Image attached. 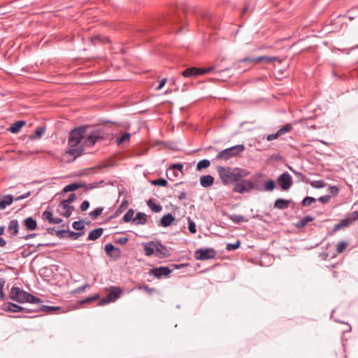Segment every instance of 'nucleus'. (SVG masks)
<instances>
[{
  "label": "nucleus",
  "instance_id": "72a5a7b5",
  "mask_svg": "<svg viewBox=\"0 0 358 358\" xmlns=\"http://www.w3.org/2000/svg\"><path fill=\"white\" fill-rule=\"evenodd\" d=\"M275 187V181L273 180H269L268 181L264 183V186L263 188H262V191H273Z\"/></svg>",
  "mask_w": 358,
  "mask_h": 358
},
{
  "label": "nucleus",
  "instance_id": "5fc2aeb1",
  "mask_svg": "<svg viewBox=\"0 0 358 358\" xmlns=\"http://www.w3.org/2000/svg\"><path fill=\"white\" fill-rule=\"evenodd\" d=\"M127 206H128V201H122V203H121V205L119 207V208L115 211V215L117 216L119 214H120L123 210H124L126 209Z\"/></svg>",
  "mask_w": 358,
  "mask_h": 358
},
{
  "label": "nucleus",
  "instance_id": "7ed1b4c3",
  "mask_svg": "<svg viewBox=\"0 0 358 358\" xmlns=\"http://www.w3.org/2000/svg\"><path fill=\"white\" fill-rule=\"evenodd\" d=\"M9 298L19 303H29L38 304L42 303L41 299L15 286L11 287L9 292Z\"/></svg>",
  "mask_w": 358,
  "mask_h": 358
},
{
  "label": "nucleus",
  "instance_id": "680f3d73",
  "mask_svg": "<svg viewBox=\"0 0 358 358\" xmlns=\"http://www.w3.org/2000/svg\"><path fill=\"white\" fill-rule=\"evenodd\" d=\"M98 187H99V183L94 182L92 183H89V184L85 183V186H84L83 187H85L87 189H92L96 188Z\"/></svg>",
  "mask_w": 358,
  "mask_h": 358
},
{
  "label": "nucleus",
  "instance_id": "603ef678",
  "mask_svg": "<svg viewBox=\"0 0 358 358\" xmlns=\"http://www.w3.org/2000/svg\"><path fill=\"white\" fill-rule=\"evenodd\" d=\"M72 226L73 228L77 231L83 230L85 228L84 223L82 221H75Z\"/></svg>",
  "mask_w": 358,
  "mask_h": 358
},
{
  "label": "nucleus",
  "instance_id": "a211bd4d",
  "mask_svg": "<svg viewBox=\"0 0 358 358\" xmlns=\"http://www.w3.org/2000/svg\"><path fill=\"white\" fill-rule=\"evenodd\" d=\"M175 220V217L171 214L164 215L160 220V226L164 227H169Z\"/></svg>",
  "mask_w": 358,
  "mask_h": 358
},
{
  "label": "nucleus",
  "instance_id": "b1692460",
  "mask_svg": "<svg viewBox=\"0 0 358 358\" xmlns=\"http://www.w3.org/2000/svg\"><path fill=\"white\" fill-rule=\"evenodd\" d=\"M199 68L189 67V68L186 69L185 71H183L182 72V75L186 78L199 76Z\"/></svg>",
  "mask_w": 358,
  "mask_h": 358
},
{
  "label": "nucleus",
  "instance_id": "3c124183",
  "mask_svg": "<svg viewBox=\"0 0 358 358\" xmlns=\"http://www.w3.org/2000/svg\"><path fill=\"white\" fill-rule=\"evenodd\" d=\"M348 247V243L345 241H341L336 247V251L338 253H342Z\"/></svg>",
  "mask_w": 358,
  "mask_h": 358
},
{
  "label": "nucleus",
  "instance_id": "ea45409f",
  "mask_svg": "<svg viewBox=\"0 0 358 358\" xmlns=\"http://www.w3.org/2000/svg\"><path fill=\"white\" fill-rule=\"evenodd\" d=\"M83 233L82 232H74L72 231H66V238L76 240L78 237L81 236Z\"/></svg>",
  "mask_w": 358,
  "mask_h": 358
},
{
  "label": "nucleus",
  "instance_id": "6ab92c4d",
  "mask_svg": "<svg viewBox=\"0 0 358 358\" xmlns=\"http://www.w3.org/2000/svg\"><path fill=\"white\" fill-rule=\"evenodd\" d=\"M214 182V178L210 175L202 176L200 178V184L203 187H210Z\"/></svg>",
  "mask_w": 358,
  "mask_h": 358
},
{
  "label": "nucleus",
  "instance_id": "6e6d98bb",
  "mask_svg": "<svg viewBox=\"0 0 358 358\" xmlns=\"http://www.w3.org/2000/svg\"><path fill=\"white\" fill-rule=\"evenodd\" d=\"M99 294H94V296L87 297L86 299L83 300L81 301V303H90V302L96 301V299H99Z\"/></svg>",
  "mask_w": 358,
  "mask_h": 358
},
{
  "label": "nucleus",
  "instance_id": "4d7b16f0",
  "mask_svg": "<svg viewBox=\"0 0 358 358\" xmlns=\"http://www.w3.org/2000/svg\"><path fill=\"white\" fill-rule=\"evenodd\" d=\"M199 75H203V74H206V73H208L210 71H212L214 69V66H211L208 68H199Z\"/></svg>",
  "mask_w": 358,
  "mask_h": 358
},
{
  "label": "nucleus",
  "instance_id": "7c9ffc66",
  "mask_svg": "<svg viewBox=\"0 0 358 358\" xmlns=\"http://www.w3.org/2000/svg\"><path fill=\"white\" fill-rule=\"evenodd\" d=\"M148 206L155 213H159L162 210V206L160 204L155 203L152 199L148 201Z\"/></svg>",
  "mask_w": 358,
  "mask_h": 358
},
{
  "label": "nucleus",
  "instance_id": "2eb2a0df",
  "mask_svg": "<svg viewBox=\"0 0 358 358\" xmlns=\"http://www.w3.org/2000/svg\"><path fill=\"white\" fill-rule=\"evenodd\" d=\"M143 245V250L145 252V255L146 256H151L152 255H155L156 250V242L155 241H150L148 243H145Z\"/></svg>",
  "mask_w": 358,
  "mask_h": 358
},
{
  "label": "nucleus",
  "instance_id": "58836bf2",
  "mask_svg": "<svg viewBox=\"0 0 358 358\" xmlns=\"http://www.w3.org/2000/svg\"><path fill=\"white\" fill-rule=\"evenodd\" d=\"M130 137H131V134L129 133L126 132V133L123 134L120 138H117L116 139V143L117 145H120V144L129 141Z\"/></svg>",
  "mask_w": 358,
  "mask_h": 358
},
{
  "label": "nucleus",
  "instance_id": "20e7f679",
  "mask_svg": "<svg viewBox=\"0 0 358 358\" xmlns=\"http://www.w3.org/2000/svg\"><path fill=\"white\" fill-rule=\"evenodd\" d=\"M88 127L89 126L87 125H83L73 129L69 134V138L68 141L69 147H76L82 143V140L85 138V134Z\"/></svg>",
  "mask_w": 358,
  "mask_h": 358
},
{
  "label": "nucleus",
  "instance_id": "bb28decb",
  "mask_svg": "<svg viewBox=\"0 0 358 358\" xmlns=\"http://www.w3.org/2000/svg\"><path fill=\"white\" fill-rule=\"evenodd\" d=\"M24 124V120L16 121L10 127L9 131L13 134H17Z\"/></svg>",
  "mask_w": 358,
  "mask_h": 358
},
{
  "label": "nucleus",
  "instance_id": "423d86ee",
  "mask_svg": "<svg viewBox=\"0 0 358 358\" xmlns=\"http://www.w3.org/2000/svg\"><path fill=\"white\" fill-rule=\"evenodd\" d=\"M244 150L245 146L243 145H236L219 152L216 159L227 161L231 157L238 155L240 153L243 152Z\"/></svg>",
  "mask_w": 358,
  "mask_h": 358
},
{
  "label": "nucleus",
  "instance_id": "f704fd0d",
  "mask_svg": "<svg viewBox=\"0 0 358 358\" xmlns=\"http://www.w3.org/2000/svg\"><path fill=\"white\" fill-rule=\"evenodd\" d=\"M210 164V162L208 159H204L199 161L196 165V169L198 171H201L203 169L208 168Z\"/></svg>",
  "mask_w": 358,
  "mask_h": 358
},
{
  "label": "nucleus",
  "instance_id": "9b49d317",
  "mask_svg": "<svg viewBox=\"0 0 358 358\" xmlns=\"http://www.w3.org/2000/svg\"><path fill=\"white\" fill-rule=\"evenodd\" d=\"M279 58L278 57H269V56H260L257 57H245L241 60H239V62L241 63H253V62H266L267 63H272L275 61H278Z\"/></svg>",
  "mask_w": 358,
  "mask_h": 358
},
{
  "label": "nucleus",
  "instance_id": "ddd939ff",
  "mask_svg": "<svg viewBox=\"0 0 358 358\" xmlns=\"http://www.w3.org/2000/svg\"><path fill=\"white\" fill-rule=\"evenodd\" d=\"M1 310L6 312L19 313L25 310V308L11 302H7L1 306Z\"/></svg>",
  "mask_w": 358,
  "mask_h": 358
},
{
  "label": "nucleus",
  "instance_id": "338daca9",
  "mask_svg": "<svg viewBox=\"0 0 358 358\" xmlns=\"http://www.w3.org/2000/svg\"><path fill=\"white\" fill-rule=\"evenodd\" d=\"M329 190L330 193L332 194L333 195L338 194V193L339 192V189L336 186H329Z\"/></svg>",
  "mask_w": 358,
  "mask_h": 358
},
{
  "label": "nucleus",
  "instance_id": "cd10ccee",
  "mask_svg": "<svg viewBox=\"0 0 358 358\" xmlns=\"http://www.w3.org/2000/svg\"><path fill=\"white\" fill-rule=\"evenodd\" d=\"M314 218L311 216H306L299 220L294 225L296 228L301 229L304 227L308 222H312Z\"/></svg>",
  "mask_w": 358,
  "mask_h": 358
},
{
  "label": "nucleus",
  "instance_id": "864d4df0",
  "mask_svg": "<svg viewBox=\"0 0 358 358\" xmlns=\"http://www.w3.org/2000/svg\"><path fill=\"white\" fill-rule=\"evenodd\" d=\"M188 229L192 234L196 232V224L190 219H188Z\"/></svg>",
  "mask_w": 358,
  "mask_h": 358
},
{
  "label": "nucleus",
  "instance_id": "f8f14e48",
  "mask_svg": "<svg viewBox=\"0 0 358 358\" xmlns=\"http://www.w3.org/2000/svg\"><path fill=\"white\" fill-rule=\"evenodd\" d=\"M293 129V127L291 124L288 123L285 124L280 129H279L275 134H268L266 136V139L268 141H271L273 140L277 139L280 136L285 135L289 131H291Z\"/></svg>",
  "mask_w": 358,
  "mask_h": 358
},
{
  "label": "nucleus",
  "instance_id": "09e8293b",
  "mask_svg": "<svg viewBox=\"0 0 358 358\" xmlns=\"http://www.w3.org/2000/svg\"><path fill=\"white\" fill-rule=\"evenodd\" d=\"M6 284V280L0 278V299L4 301L6 299V294L3 292V287Z\"/></svg>",
  "mask_w": 358,
  "mask_h": 358
},
{
  "label": "nucleus",
  "instance_id": "dca6fc26",
  "mask_svg": "<svg viewBox=\"0 0 358 358\" xmlns=\"http://www.w3.org/2000/svg\"><path fill=\"white\" fill-rule=\"evenodd\" d=\"M8 231L10 234V236H16L19 231V224L17 220L10 221Z\"/></svg>",
  "mask_w": 358,
  "mask_h": 358
},
{
  "label": "nucleus",
  "instance_id": "052dcab7",
  "mask_svg": "<svg viewBox=\"0 0 358 358\" xmlns=\"http://www.w3.org/2000/svg\"><path fill=\"white\" fill-rule=\"evenodd\" d=\"M90 287V285L89 284H85L81 287H79L78 288H76L74 291H73V293L75 294H79V293H81V292H83L86 288L89 287Z\"/></svg>",
  "mask_w": 358,
  "mask_h": 358
},
{
  "label": "nucleus",
  "instance_id": "6e6552de",
  "mask_svg": "<svg viewBox=\"0 0 358 358\" xmlns=\"http://www.w3.org/2000/svg\"><path fill=\"white\" fill-rule=\"evenodd\" d=\"M215 255L216 252L213 248H199L195 251V258L198 260L212 259Z\"/></svg>",
  "mask_w": 358,
  "mask_h": 358
},
{
  "label": "nucleus",
  "instance_id": "39448f33",
  "mask_svg": "<svg viewBox=\"0 0 358 358\" xmlns=\"http://www.w3.org/2000/svg\"><path fill=\"white\" fill-rule=\"evenodd\" d=\"M252 189L262 191V187L250 180H245L244 178L240 179L233 188V191L234 192L240 194L250 192Z\"/></svg>",
  "mask_w": 358,
  "mask_h": 358
},
{
  "label": "nucleus",
  "instance_id": "c756f323",
  "mask_svg": "<svg viewBox=\"0 0 358 358\" xmlns=\"http://www.w3.org/2000/svg\"><path fill=\"white\" fill-rule=\"evenodd\" d=\"M76 198V194L71 193L69 195L68 199L63 200L59 203V207L66 208L68 204H71Z\"/></svg>",
  "mask_w": 358,
  "mask_h": 358
},
{
  "label": "nucleus",
  "instance_id": "5701e85b",
  "mask_svg": "<svg viewBox=\"0 0 358 358\" xmlns=\"http://www.w3.org/2000/svg\"><path fill=\"white\" fill-rule=\"evenodd\" d=\"M85 186V182H73L71 183L68 185H66L63 189V192L66 193L69 192H73L76 191L79 188H81Z\"/></svg>",
  "mask_w": 358,
  "mask_h": 358
},
{
  "label": "nucleus",
  "instance_id": "a19ab883",
  "mask_svg": "<svg viewBox=\"0 0 358 358\" xmlns=\"http://www.w3.org/2000/svg\"><path fill=\"white\" fill-rule=\"evenodd\" d=\"M315 201L316 199L315 198L311 196H306L303 199L301 204L303 206H309L315 203Z\"/></svg>",
  "mask_w": 358,
  "mask_h": 358
},
{
  "label": "nucleus",
  "instance_id": "393cba45",
  "mask_svg": "<svg viewBox=\"0 0 358 358\" xmlns=\"http://www.w3.org/2000/svg\"><path fill=\"white\" fill-rule=\"evenodd\" d=\"M102 228H97L91 231L88 235L87 240L95 241L98 239L103 234Z\"/></svg>",
  "mask_w": 358,
  "mask_h": 358
},
{
  "label": "nucleus",
  "instance_id": "a878e982",
  "mask_svg": "<svg viewBox=\"0 0 358 358\" xmlns=\"http://www.w3.org/2000/svg\"><path fill=\"white\" fill-rule=\"evenodd\" d=\"M133 221L136 224H145L147 222V216L144 213L138 212L133 219Z\"/></svg>",
  "mask_w": 358,
  "mask_h": 358
},
{
  "label": "nucleus",
  "instance_id": "aec40b11",
  "mask_svg": "<svg viewBox=\"0 0 358 358\" xmlns=\"http://www.w3.org/2000/svg\"><path fill=\"white\" fill-rule=\"evenodd\" d=\"M13 200H15V199H13L11 194H6L3 196V197L0 199V209H5L8 206L13 203Z\"/></svg>",
  "mask_w": 358,
  "mask_h": 358
},
{
  "label": "nucleus",
  "instance_id": "4468645a",
  "mask_svg": "<svg viewBox=\"0 0 358 358\" xmlns=\"http://www.w3.org/2000/svg\"><path fill=\"white\" fill-rule=\"evenodd\" d=\"M169 252L166 248L160 242H156L155 256L159 258L168 257Z\"/></svg>",
  "mask_w": 358,
  "mask_h": 358
},
{
  "label": "nucleus",
  "instance_id": "9d476101",
  "mask_svg": "<svg viewBox=\"0 0 358 358\" xmlns=\"http://www.w3.org/2000/svg\"><path fill=\"white\" fill-rule=\"evenodd\" d=\"M172 271L173 270L170 269L168 266H159L150 269L149 271V274L155 276L157 279H159L162 277L169 276Z\"/></svg>",
  "mask_w": 358,
  "mask_h": 358
},
{
  "label": "nucleus",
  "instance_id": "f3484780",
  "mask_svg": "<svg viewBox=\"0 0 358 358\" xmlns=\"http://www.w3.org/2000/svg\"><path fill=\"white\" fill-rule=\"evenodd\" d=\"M291 200L284 199H277L274 203V207L280 210H285L289 208Z\"/></svg>",
  "mask_w": 358,
  "mask_h": 358
},
{
  "label": "nucleus",
  "instance_id": "c9c22d12",
  "mask_svg": "<svg viewBox=\"0 0 358 358\" xmlns=\"http://www.w3.org/2000/svg\"><path fill=\"white\" fill-rule=\"evenodd\" d=\"M289 170L303 182L308 183V178L301 172H298L292 167L289 166Z\"/></svg>",
  "mask_w": 358,
  "mask_h": 358
},
{
  "label": "nucleus",
  "instance_id": "69168bd1",
  "mask_svg": "<svg viewBox=\"0 0 358 358\" xmlns=\"http://www.w3.org/2000/svg\"><path fill=\"white\" fill-rule=\"evenodd\" d=\"M31 195V192H27L16 198H15V201H20L22 199H24L28 198Z\"/></svg>",
  "mask_w": 358,
  "mask_h": 358
},
{
  "label": "nucleus",
  "instance_id": "49530a36",
  "mask_svg": "<svg viewBox=\"0 0 358 358\" xmlns=\"http://www.w3.org/2000/svg\"><path fill=\"white\" fill-rule=\"evenodd\" d=\"M175 170H178L182 174H183V165L180 163H178V164H173L170 166L168 171H174Z\"/></svg>",
  "mask_w": 358,
  "mask_h": 358
},
{
  "label": "nucleus",
  "instance_id": "e433bc0d",
  "mask_svg": "<svg viewBox=\"0 0 358 358\" xmlns=\"http://www.w3.org/2000/svg\"><path fill=\"white\" fill-rule=\"evenodd\" d=\"M64 211L62 213V215L66 217H69L72 213V211L74 210V206L68 204L66 208H62Z\"/></svg>",
  "mask_w": 358,
  "mask_h": 358
},
{
  "label": "nucleus",
  "instance_id": "4c0bfd02",
  "mask_svg": "<svg viewBox=\"0 0 358 358\" xmlns=\"http://www.w3.org/2000/svg\"><path fill=\"white\" fill-rule=\"evenodd\" d=\"M103 210V208L102 207L96 208L94 210L91 211L89 213V215L91 218L95 219L102 213Z\"/></svg>",
  "mask_w": 358,
  "mask_h": 358
},
{
  "label": "nucleus",
  "instance_id": "de8ad7c7",
  "mask_svg": "<svg viewBox=\"0 0 358 358\" xmlns=\"http://www.w3.org/2000/svg\"><path fill=\"white\" fill-rule=\"evenodd\" d=\"M151 183L154 185L165 187V186H166L168 182L164 178H160L152 180Z\"/></svg>",
  "mask_w": 358,
  "mask_h": 358
},
{
  "label": "nucleus",
  "instance_id": "f03ea898",
  "mask_svg": "<svg viewBox=\"0 0 358 358\" xmlns=\"http://www.w3.org/2000/svg\"><path fill=\"white\" fill-rule=\"evenodd\" d=\"M219 176L222 182L224 185L234 183V185L241 178H244L249 175V172L246 169L230 167L220 166L217 169Z\"/></svg>",
  "mask_w": 358,
  "mask_h": 358
},
{
  "label": "nucleus",
  "instance_id": "13d9d810",
  "mask_svg": "<svg viewBox=\"0 0 358 358\" xmlns=\"http://www.w3.org/2000/svg\"><path fill=\"white\" fill-rule=\"evenodd\" d=\"M128 242V238L127 237H119L115 239V243H118L120 245H124Z\"/></svg>",
  "mask_w": 358,
  "mask_h": 358
},
{
  "label": "nucleus",
  "instance_id": "0e129e2a",
  "mask_svg": "<svg viewBox=\"0 0 358 358\" xmlns=\"http://www.w3.org/2000/svg\"><path fill=\"white\" fill-rule=\"evenodd\" d=\"M90 207V202L88 201H84L80 205V210L82 211L87 210Z\"/></svg>",
  "mask_w": 358,
  "mask_h": 358
},
{
  "label": "nucleus",
  "instance_id": "8fccbe9b",
  "mask_svg": "<svg viewBox=\"0 0 358 358\" xmlns=\"http://www.w3.org/2000/svg\"><path fill=\"white\" fill-rule=\"evenodd\" d=\"M240 245H241L240 241H237L234 243H228L226 246V250L228 251L236 250L240 247Z\"/></svg>",
  "mask_w": 358,
  "mask_h": 358
},
{
  "label": "nucleus",
  "instance_id": "412c9836",
  "mask_svg": "<svg viewBox=\"0 0 358 358\" xmlns=\"http://www.w3.org/2000/svg\"><path fill=\"white\" fill-rule=\"evenodd\" d=\"M352 220L350 218H345L342 220L338 224H335L333 228V232H336L341 229L342 228L347 227L351 224Z\"/></svg>",
  "mask_w": 358,
  "mask_h": 358
},
{
  "label": "nucleus",
  "instance_id": "c03bdc74",
  "mask_svg": "<svg viewBox=\"0 0 358 358\" xmlns=\"http://www.w3.org/2000/svg\"><path fill=\"white\" fill-rule=\"evenodd\" d=\"M105 252L108 255V256H113L111 252L113 250H117V251H120L117 248H115L114 245L112 244V243H107L106 245H105Z\"/></svg>",
  "mask_w": 358,
  "mask_h": 358
},
{
  "label": "nucleus",
  "instance_id": "a18cd8bd",
  "mask_svg": "<svg viewBox=\"0 0 358 358\" xmlns=\"http://www.w3.org/2000/svg\"><path fill=\"white\" fill-rule=\"evenodd\" d=\"M134 210L133 209H129L125 214L123 216V221L124 222H130L133 218V216H134Z\"/></svg>",
  "mask_w": 358,
  "mask_h": 358
},
{
  "label": "nucleus",
  "instance_id": "774afa93",
  "mask_svg": "<svg viewBox=\"0 0 358 358\" xmlns=\"http://www.w3.org/2000/svg\"><path fill=\"white\" fill-rule=\"evenodd\" d=\"M140 289H143L144 291L148 292V293H152L154 292L155 289L154 288H150L148 285H143V286H141L139 287Z\"/></svg>",
  "mask_w": 358,
  "mask_h": 358
},
{
  "label": "nucleus",
  "instance_id": "37998d69",
  "mask_svg": "<svg viewBox=\"0 0 358 358\" xmlns=\"http://www.w3.org/2000/svg\"><path fill=\"white\" fill-rule=\"evenodd\" d=\"M42 219L50 223L52 220L53 219L52 212L49 210L44 211L42 213Z\"/></svg>",
  "mask_w": 358,
  "mask_h": 358
},
{
  "label": "nucleus",
  "instance_id": "c85d7f7f",
  "mask_svg": "<svg viewBox=\"0 0 358 358\" xmlns=\"http://www.w3.org/2000/svg\"><path fill=\"white\" fill-rule=\"evenodd\" d=\"M60 310L59 306H51L42 305L38 309H36V312L50 313L52 311H56V310Z\"/></svg>",
  "mask_w": 358,
  "mask_h": 358
},
{
  "label": "nucleus",
  "instance_id": "e2e57ef3",
  "mask_svg": "<svg viewBox=\"0 0 358 358\" xmlns=\"http://www.w3.org/2000/svg\"><path fill=\"white\" fill-rule=\"evenodd\" d=\"M330 199H331V196L330 195H325V196H322L319 197L318 198V201L322 202V203H327L329 202Z\"/></svg>",
  "mask_w": 358,
  "mask_h": 358
},
{
  "label": "nucleus",
  "instance_id": "79ce46f5",
  "mask_svg": "<svg viewBox=\"0 0 358 358\" xmlns=\"http://www.w3.org/2000/svg\"><path fill=\"white\" fill-rule=\"evenodd\" d=\"M229 219L234 223L239 224L244 221V217L241 215H231Z\"/></svg>",
  "mask_w": 358,
  "mask_h": 358
},
{
  "label": "nucleus",
  "instance_id": "1a4fd4ad",
  "mask_svg": "<svg viewBox=\"0 0 358 358\" xmlns=\"http://www.w3.org/2000/svg\"><path fill=\"white\" fill-rule=\"evenodd\" d=\"M277 182L284 191L289 189L293 184L291 176L286 171L278 177Z\"/></svg>",
  "mask_w": 358,
  "mask_h": 358
},
{
  "label": "nucleus",
  "instance_id": "f257e3e1",
  "mask_svg": "<svg viewBox=\"0 0 358 358\" xmlns=\"http://www.w3.org/2000/svg\"><path fill=\"white\" fill-rule=\"evenodd\" d=\"M107 134L103 129H96L92 131L81 143L80 145L76 147H69L66 153L71 156H73V160L78 157L82 155L84 152L85 147L93 146L98 141L105 140L107 138Z\"/></svg>",
  "mask_w": 358,
  "mask_h": 358
},
{
  "label": "nucleus",
  "instance_id": "4be33fe9",
  "mask_svg": "<svg viewBox=\"0 0 358 358\" xmlns=\"http://www.w3.org/2000/svg\"><path fill=\"white\" fill-rule=\"evenodd\" d=\"M23 224L28 230H35L37 228V222L31 217L24 220Z\"/></svg>",
  "mask_w": 358,
  "mask_h": 358
},
{
  "label": "nucleus",
  "instance_id": "bf43d9fd",
  "mask_svg": "<svg viewBox=\"0 0 358 358\" xmlns=\"http://www.w3.org/2000/svg\"><path fill=\"white\" fill-rule=\"evenodd\" d=\"M102 40H104V41H107L108 42L109 40L107 38H105V37H102L100 35H96L95 36H94L93 38H92V42L94 43V44H96V41H102Z\"/></svg>",
  "mask_w": 358,
  "mask_h": 358
},
{
  "label": "nucleus",
  "instance_id": "0eeeda50",
  "mask_svg": "<svg viewBox=\"0 0 358 358\" xmlns=\"http://www.w3.org/2000/svg\"><path fill=\"white\" fill-rule=\"evenodd\" d=\"M122 292L123 290L120 287L111 286L108 289L107 295L99 301V305L103 306L106 303L115 302L120 298Z\"/></svg>",
  "mask_w": 358,
  "mask_h": 358
},
{
  "label": "nucleus",
  "instance_id": "2f4dec72",
  "mask_svg": "<svg viewBox=\"0 0 358 358\" xmlns=\"http://www.w3.org/2000/svg\"><path fill=\"white\" fill-rule=\"evenodd\" d=\"M45 129L43 127H37L34 131V134L31 136V139L41 138L43 134L45 133Z\"/></svg>",
  "mask_w": 358,
  "mask_h": 358
},
{
  "label": "nucleus",
  "instance_id": "473e14b6",
  "mask_svg": "<svg viewBox=\"0 0 358 358\" xmlns=\"http://www.w3.org/2000/svg\"><path fill=\"white\" fill-rule=\"evenodd\" d=\"M310 186L313 188L316 189H321L326 186V183L323 182L322 180H314V181H310L308 179V183Z\"/></svg>",
  "mask_w": 358,
  "mask_h": 358
}]
</instances>
